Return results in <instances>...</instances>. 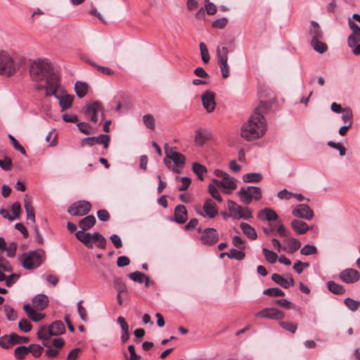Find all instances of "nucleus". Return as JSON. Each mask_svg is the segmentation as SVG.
I'll return each instance as SVG.
<instances>
[{
	"mask_svg": "<svg viewBox=\"0 0 360 360\" xmlns=\"http://www.w3.org/2000/svg\"><path fill=\"white\" fill-rule=\"evenodd\" d=\"M262 179L261 173H248L243 176V180L246 183H258Z\"/></svg>",
	"mask_w": 360,
	"mask_h": 360,
	"instance_id": "72a5a7b5",
	"label": "nucleus"
},
{
	"mask_svg": "<svg viewBox=\"0 0 360 360\" xmlns=\"http://www.w3.org/2000/svg\"><path fill=\"white\" fill-rule=\"evenodd\" d=\"M56 92L57 91H55L54 93H53V91H49L51 95H53L59 101V104L62 108V110L70 108L72 105L74 96L69 94L59 96Z\"/></svg>",
	"mask_w": 360,
	"mask_h": 360,
	"instance_id": "a211bd4d",
	"label": "nucleus"
},
{
	"mask_svg": "<svg viewBox=\"0 0 360 360\" xmlns=\"http://www.w3.org/2000/svg\"><path fill=\"white\" fill-rule=\"evenodd\" d=\"M16 69L11 56L5 51L0 52V75L11 77L15 72Z\"/></svg>",
	"mask_w": 360,
	"mask_h": 360,
	"instance_id": "0eeeda50",
	"label": "nucleus"
},
{
	"mask_svg": "<svg viewBox=\"0 0 360 360\" xmlns=\"http://www.w3.org/2000/svg\"><path fill=\"white\" fill-rule=\"evenodd\" d=\"M207 140L205 136L201 132L200 130H197L195 136V142L197 145L202 146Z\"/></svg>",
	"mask_w": 360,
	"mask_h": 360,
	"instance_id": "338daca9",
	"label": "nucleus"
},
{
	"mask_svg": "<svg viewBox=\"0 0 360 360\" xmlns=\"http://www.w3.org/2000/svg\"><path fill=\"white\" fill-rule=\"evenodd\" d=\"M321 40V39H311V45L316 51L320 53H323L327 51L328 46L325 43L322 42Z\"/></svg>",
	"mask_w": 360,
	"mask_h": 360,
	"instance_id": "e433bc0d",
	"label": "nucleus"
},
{
	"mask_svg": "<svg viewBox=\"0 0 360 360\" xmlns=\"http://www.w3.org/2000/svg\"><path fill=\"white\" fill-rule=\"evenodd\" d=\"M0 167L5 171H10L13 167V162L10 158L5 156L4 160L0 159Z\"/></svg>",
	"mask_w": 360,
	"mask_h": 360,
	"instance_id": "4d7b16f0",
	"label": "nucleus"
},
{
	"mask_svg": "<svg viewBox=\"0 0 360 360\" xmlns=\"http://www.w3.org/2000/svg\"><path fill=\"white\" fill-rule=\"evenodd\" d=\"M327 287L330 292L335 295H343L345 292V287L333 281H329L327 283Z\"/></svg>",
	"mask_w": 360,
	"mask_h": 360,
	"instance_id": "cd10ccee",
	"label": "nucleus"
},
{
	"mask_svg": "<svg viewBox=\"0 0 360 360\" xmlns=\"http://www.w3.org/2000/svg\"><path fill=\"white\" fill-rule=\"evenodd\" d=\"M200 50L202 57V60L204 63H207L210 60V56L206 44L203 42L200 43Z\"/></svg>",
	"mask_w": 360,
	"mask_h": 360,
	"instance_id": "8fccbe9b",
	"label": "nucleus"
},
{
	"mask_svg": "<svg viewBox=\"0 0 360 360\" xmlns=\"http://www.w3.org/2000/svg\"><path fill=\"white\" fill-rule=\"evenodd\" d=\"M208 191L213 198L219 202H222V198L221 197L220 193L215 186H213L212 184L209 185Z\"/></svg>",
	"mask_w": 360,
	"mask_h": 360,
	"instance_id": "052dcab7",
	"label": "nucleus"
},
{
	"mask_svg": "<svg viewBox=\"0 0 360 360\" xmlns=\"http://www.w3.org/2000/svg\"><path fill=\"white\" fill-rule=\"evenodd\" d=\"M29 353L28 346H19L14 349V356L18 360H22Z\"/></svg>",
	"mask_w": 360,
	"mask_h": 360,
	"instance_id": "c9c22d12",
	"label": "nucleus"
},
{
	"mask_svg": "<svg viewBox=\"0 0 360 360\" xmlns=\"http://www.w3.org/2000/svg\"><path fill=\"white\" fill-rule=\"evenodd\" d=\"M339 278L343 283L351 284L354 283L359 280L360 274L357 270L348 268L340 272Z\"/></svg>",
	"mask_w": 360,
	"mask_h": 360,
	"instance_id": "ddd939ff",
	"label": "nucleus"
},
{
	"mask_svg": "<svg viewBox=\"0 0 360 360\" xmlns=\"http://www.w3.org/2000/svg\"><path fill=\"white\" fill-rule=\"evenodd\" d=\"M271 279L273 281L280 285L283 288H288L290 287L288 280L283 278L281 275L278 274H273L271 275Z\"/></svg>",
	"mask_w": 360,
	"mask_h": 360,
	"instance_id": "4c0bfd02",
	"label": "nucleus"
},
{
	"mask_svg": "<svg viewBox=\"0 0 360 360\" xmlns=\"http://www.w3.org/2000/svg\"><path fill=\"white\" fill-rule=\"evenodd\" d=\"M202 210L203 212L205 213V216L208 217L210 219L214 218L218 213L216 204L210 199H207L205 201L204 205L202 206ZM197 214L198 215L205 217V214L200 210L197 211Z\"/></svg>",
	"mask_w": 360,
	"mask_h": 360,
	"instance_id": "dca6fc26",
	"label": "nucleus"
},
{
	"mask_svg": "<svg viewBox=\"0 0 360 360\" xmlns=\"http://www.w3.org/2000/svg\"><path fill=\"white\" fill-rule=\"evenodd\" d=\"M18 327L22 331L28 333L32 329V324L29 321L26 319H22L18 323Z\"/></svg>",
	"mask_w": 360,
	"mask_h": 360,
	"instance_id": "0e129e2a",
	"label": "nucleus"
},
{
	"mask_svg": "<svg viewBox=\"0 0 360 360\" xmlns=\"http://www.w3.org/2000/svg\"><path fill=\"white\" fill-rule=\"evenodd\" d=\"M310 24L309 34L311 36V39H322L323 34L319 23L312 20Z\"/></svg>",
	"mask_w": 360,
	"mask_h": 360,
	"instance_id": "b1692460",
	"label": "nucleus"
},
{
	"mask_svg": "<svg viewBox=\"0 0 360 360\" xmlns=\"http://www.w3.org/2000/svg\"><path fill=\"white\" fill-rule=\"evenodd\" d=\"M264 295L271 297H283L285 292L278 288H270L264 290Z\"/></svg>",
	"mask_w": 360,
	"mask_h": 360,
	"instance_id": "c03bdc74",
	"label": "nucleus"
},
{
	"mask_svg": "<svg viewBox=\"0 0 360 360\" xmlns=\"http://www.w3.org/2000/svg\"><path fill=\"white\" fill-rule=\"evenodd\" d=\"M271 108L270 102L261 101L256 108L254 114L250 117L241 128V136L248 141L259 139L262 136L266 127L264 122V114H266Z\"/></svg>",
	"mask_w": 360,
	"mask_h": 360,
	"instance_id": "f03ea898",
	"label": "nucleus"
},
{
	"mask_svg": "<svg viewBox=\"0 0 360 360\" xmlns=\"http://www.w3.org/2000/svg\"><path fill=\"white\" fill-rule=\"evenodd\" d=\"M227 206L231 217L234 219L248 220L252 217V211L248 207H243L233 200H229Z\"/></svg>",
	"mask_w": 360,
	"mask_h": 360,
	"instance_id": "1a4fd4ad",
	"label": "nucleus"
},
{
	"mask_svg": "<svg viewBox=\"0 0 360 360\" xmlns=\"http://www.w3.org/2000/svg\"><path fill=\"white\" fill-rule=\"evenodd\" d=\"M221 187L225 189L233 191L236 188L237 184L233 178H232L229 174H226L221 179Z\"/></svg>",
	"mask_w": 360,
	"mask_h": 360,
	"instance_id": "7c9ffc66",
	"label": "nucleus"
},
{
	"mask_svg": "<svg viewBox=\"0 0 360 360\" xmlns=\"http://www.w3.org/2000/svg\"><path fill=\"white\" fill-rule=\"evenodd\" d=\"M279 325L282 328H283L292 333H295L297 328V324L292 323V322L281 321L279 323Z\"/></svg>",
	"mask_w": 360,
	"mask_h": 360,
	"instance_id": "13d9d810",
	"label": "nucleus"
},
{
	"mask_svg": "<svg viewBox=\"0 0 360 360\" xmlns=\"http://www.w3.org/2000/svg\"><path fill=\"white\" fill-rule=\"evenodd\" d=\"M43 345L46 347L45 352L46 356L49 358H55L59 354V350L58 349L51 347V340H41Z\"/></svg>",
	"mask_w": 360,
	"mask_h": 360,
	"instance_id": "c85d7f7f",
	"label": "nucleus"
},
{
	"mask_svg": "<svg viewBox=\"0 0 360 360\" xmlns=\"http://www.w3.org/2000/svg\"><path fill=\"white\" fill-rule=\"evenodd\" d=\"M45 259V252L41 249L31 251L21 256V264L25 269H34L41 265Z\"/></svg>",
	"mask_w": 360,
	"mask_h": 360,
	"instance_id": "20e7f679",
	"label": "nucleus"
},
{
	"mask_svg": "<svg viewBox=\"0 0 360 360\" xmlns=\"http://www.w3.org/2000/svg\"><path fill=\"white\" fill-rule=\"evenodd\" d=\"M256 316L274 320H282L285 317V314L282 311L274 307L265 308L258 311Z\"/></svg>",
	"mask_w": 360,
	"mask_h": 360,
	"instance_id": "4468645a",
	"label": "nucleus"
},
{
	"mask_svg": "<svg viewBox=\"0 0 360 360\" xmlns=\"http://www.w3.org/2000/svg\"><path fill=\"white\" fill-rule=\"evenodd\" d=\"M91 209V204L89 201L79 200L68 207V212L72 216L82 217L87 214Z\"/></svg>",
	"mask_w": 360,
	"mask_h": 360,
	"instance_id": "9d476101",
	"label": "nucleus"
},
{
	"mask_svg": "<svg viewBox=\"0 0 360 360\" xmlns=\"http://www.w3.org/2000/svg\"><path fill=\"white\" fill-rule=\"evenodd\" d=\"M20 278V274L12 273L8 276L6 277V285L7 287H11L13 283H15Z\"/></svg>",
	"mask_w": 360,
	"mask_h": 360,
	"instance_id": "774afa93",
	"label": "nucleus"
},
{
	"mask_svg": "<svg viewBox=\"0 0 360 360\" xmlns=\"http://www.w3.org/2000/svg\"><path fill=\"white\" fill-rule=\"evenodd\" d=\"M101 112L103 116V108L101 103L94 101L87 105L85 114L90 117L91 121L96 123L98 122V114Z\"/></svg>",
	"mask_w": 360,
	"mask_h": 360,
	"instance_id": "f8f14e48",
	"label": "nucleus"
},
{
	"mask_svg": "<svg viewBox=\"0 0 360 360\" xmlns=\"http://www.w3.org/2000/svg\"><path fill=\"white\" fill-rule=\"evenodd\" d=\"M192 169L193 172L198 176V179L201 181L204 179V174L207 172V168L198 162H194L193 164Z\"/></svg>",
	"mask_w": 360,
	"mask_h": 360,
	"instance_id": "473e14b6",
	"label": "nucleus"
},
{
	"mask_svg": "<svg viewBox=\"0 0 360 360\" xmlns=\"http://www.w3.org/2000/svg\"><path fill=\"white\" fill-rule=\"evenodd\" d=\"M4 309L6 316L8 321H15L17 319V312L12 307L6 304L4 305Z\"/></svg>",
	"mask_w": 360,
	"mask_h": 360,
	"instance_id": "de8ad7c7",
	"label": "nucleus"
},
{
	"mask_svg": "<svg viewBox=\"0 0 360 360\" xmlns=\"http://www.w3.org/2000/svg\"><path fill=\"white\" fill-rule=\"evenodd\" d=\"M200 240L203 245H213L219 240V233L214 228H206L202 231Z\"/></svg>",
	"mask_w": 360,
	"mask_h": 360,
	"instance_id": "9b49d317",
	"label": "nucleus"
},
{
	"mask_svg": "<svg viewBox=\"0 0 360 360\" xmlns=\"http://www.w3.org/2000/svg\"><path fill=\"white\" fill-rule=\"evenodd\" d=\"M13 346L12 335H3L0 338V347L4 349H9Z\"/></svg>",
	"mask_w": 360,
	"mask_h": 360,
	"instance_id": "a19ab883",
	"label": "nucleus"
},
{
	"mask_svg": "<svg viewBox=\"0 0 360 360\" xmlns=\"http://www.w3.org/2000/svg\"><path fill=\"white\" fill-rule=\"evenodd\" d=\"M359 42H360V40L352 39V37H348L347 39L348 46L352 49V53L356 56L360 55V44H358Z\"/></svg>",
	"mask_w": 360,
	"mask_h": 360,
	"instance_id": "58836bf2",
	"label": "nucleus"
},
{
	"mask_svg": "<svg viewBox=\"0 0 360 360\" xmlns=\"http://www.w3.org/2000/svg\"><path fill=\"white\" fill-rule=\"evenodd\" d=\"M291 226L292 229L297 234H304L309 229V226L307 224L303 221L299 219H294L291 221Z\"/></svg>",
	"mask_w": 360,
	"mask_h": 360,
	"instance_id": "5701e85b",
	"label": "nucleus"
},
{
	"mask_svg": "<svg viewBox=\"0 0 360 360\" xmlns=\"http://www.w3.org/2000/svg\"><path fill=\"white\" fill-rule=\"evenodd\" d=\"M89 63L94 67L98 72L105 75H112L114 74V71L108 67H104L101 65H98L94 62L89 61Z\"/></svg>",
	"mask_w": 360,
	"mask_h": 360,
	"instance_id": "ea45409f",
	"label": "nucleus"
},
{
	"mask_svg": "<svg viewBox=\"0 0 360 360\" xmlns=\"http://www.w3.org/2000/svg\"><path fill=\"white\" fill-rule=\"evenodd\" d=\"M293 216L299 218H303L307 220H311L314 217V212L306 204H300L297 205L292 212Z\"/></svg>",
	"mask_w": 360,
	"mask_h": 360,
	"instance_id": "2eb2a0df",
	"label": "nucleus"
},
{
	"mask_svg": "<svg viewBox=\"0 0 360 360\" xmlns=\"http://www.w3.org/2000/svg\"><path fill=\"white\" fill-rule=\"evenodd\" d=\"M348 25L352 30V33L348 37H352V39L360 40V27L350 18L348 20Z\"/></svg>",
	"mask_w": 360,
	"mask_h": 360,
	"instance_id": "f704fd0d",
	"label": "nucleus"
},
{
	"mask_svg": "<svg viewBox=\"0 0 360 360\" xmlns=\"http://www.w3.org/2000/svg\"><path fill=\"white\" fill-rule=\"evenodd\" d=\"M237 194L240 197L241 201L247 205H249L252 202V199L259 200L262 197L260 188L252 186L247 188H241Z\"/></svg>",
	"mask_w": 360,
	"mask_h": 360,
	"instance_id": "423d86ee",
	"label": "nucleus"
},
{
	"mask_svg": "<svg viewBox=\"0 0 360 360\" xmlns=\"http://www.w3.org/2000/svg\"><path fill=\"white\" fill-rule=\"evenodd\" d=\"M23 309L25 311L27 316L32 321L37 322L41 321L44 317V314L36 312L33 307L30 304H27L23 306Z\"/></svg>",
	"mask_w": 360,
	"mask_h": 360,
	"instance_id": "393cba45",
	"label": "nucleus"
},
{
	"mask_svg": "<svg viewBox=\"0 0 360 360\" xmlns=\"http://www.w3.org/2000/svg\"><path fill=\"white\" fill-rule=\"evenodd\" d=\"M96 222L94 215H88L79 221V226L83 231H86L92 228Z\"/></svg>",
	"mask_w": 360,
	"mask_h": 360,
	"instance_id": "a878e982",
	"label": "nucleus"
},
{
	"mask_svg": "<svg viewBox=\"0 0 360 360\" xmlns=\"http://www.w3.org/2000/svg\"><path fill=\"white\" fill-rule=\"evenodd\" d=\"M65 331V326L63 321H55L48 328L46 326H41L37 335L39 340H51V336H58L64 333Z\"/></svg>",
	"mask_w": 360,
	"mask_h": 360,
	"instance_id": "39448f33",
	"label": "nucleus"
},
{
	"mask_svg": "<svg viewBox=\"0 0 360 360\" xmlns=\"http://www.w3.org/2000/svg\"><path fill=\"white\" fill-rule=\"evenodd\" d=\"M32 79L37 82L46 79V96H49V91L55 92L59 87V77L53 71V66L48 59H38L32 62L30 67Z\"/></svg>",
	"mask_w": 360,
	"mask_h": 360,
	"instance_id": "f257e3e1",
	"label": "nucleus"
},
{
	"mask_svg": "<svg viewBox=\"0 0 360 360\" xmlns=\"http://www.w3.org/2000/svg\"><path fill=\"white\" fill-rule=\"evenodd\" d=\"M110 141V136L107 134H101L96 137V143L103 145L104 148H107L108 147Z\"/></svg>",
	"mask_w": 360,
	"mask_h": 360,
	"instance_id": "603ef678",
	"label": "nucleus"
},
{
	"mask_svg": "<svg viewBox=\"0 0 360 360\" xmlns=\"http://www.w3.org/2000/svg\"><path fill=\"white\" fill-rule=\"evenodd\" d=\"M174 221L179 224H184L187 220V210L184 205H178L174 209Z\"/></svg>",
	"mask_w": 360,
	"mask_h": 360,
	"instance_id": "6ab92c4d",
	"label": "nucleus"
},
{
	"mask_svg": "<svg viewBox=\"0 0 360 360\" xmlns=\"http://www.w3.org/2000/svg\"><path fill=\"white\" fill-rule=\"evenodd\" d=\"M245 257V253L242 250L236 249H231L228 254V257L230 259H234L238 261L243 260Z\"/></svg>",
	"mask_w": 360,
	"mask_h": 360,
	"instance_id": "37998d69",
	"label": "nucleus"
},
{
	"mask_svg": "<svg viewBox=\"0 0 360 360\" xmlns=\"http://www.w3.org/2000/svg\"><path fill=\"white\" fill-rule=\"evenodd\" d=\"M202 102L207 112H212L214 110L216 105L214 100V94L211 91H206L202 96Z\"/></svg>",
	"mask_w": 360,
	"mask_h": 360,
	"instance_id": "f3484780",
	"label": "nucleus"
},
{
	"mask_svg": "<svg viewBox=\"0 0 360 360\" xmlns=\"http://www.w3.org/2000/svg\"><path fill=\"white\" fill-rule=\"evenodd\" d=\"M30 353L35 358H39L44 352V347L40 345L32 344L28 346Z\"/></svg>",
	"mask_w": 360,
	"mask_h": 360,
	"instance_id": "79ce46f5",
	"label": "nucleus"
},
{
	"mask_svg": "<svg viewBox=\"0 0 360 360\" xmlns=\"http://www.w3.org/2000/svg\"><path fill=\"white\" fill-rule=\"evenodd\" d=\"M240 226L243 233L246 235L250 239L255 240L257 238L255 229L250 224L245 222H241Z\"/></svg>",
	"mask_w": 360,
	"mask_h": 360,
	"instance_id": "c756f323",
	"label": "nucleus"
},
{
	"mask_svg": "<svg viewBox=\"0 0 360 360\" xmlns=\"http://www.w3.org/2000/svg\"><path fill=\"white\" fill-rule=\"evenodd\" d=\"M75 236L77 239L82 242L86 248L89 249L93 248V243L91 241L90 238L91 233H86L85 231L80 230L76 232Z\"/></svg>",
	"mask_w": 360,
	"mask_h": 360,
	"instance_id": "4be33fe9",
	"label": "nucleus"
},
{
	"mask_svg": "<svg viewBox=\"0 0 360 360\" xmlns=\"http://www.w3.org/2000/svg\"><path fill=\"white\" fill-rule=\"evenodd\" d=\"M114 288L117 290V292L122 293L127 291V286L122 279L115 278L113 281Z\"/></svg>",
	"mask_w": 360,
	"mask_h": 360,
	"instance_id": "5fc2aeb1",
	"label": "nucleus"
},
{
	"mask_svg": "<svg viewBox=\"0 0 360 360\" xmlns=\"http://www.w3.org/2000/svg\"><path fill=\"white\" fill-rule=\"evenodd\" d=\"M301 247V243L298 239L290 238L287 241V245L283 248V250L288 253H294Z\"/></svg>",
	"mask_w": 360,
	"mask_h": 360,
	"instance_id": "bb28decb",
	"label": "nucleus"
},
{
	"mask_svg": "<svg viewBox=\"0 0 360 360\" xmlns=\"http://www.w3.org/2000/svg\"><path fill=\"white\" fill-rule=\"evenodd\" d=\"M300 253L303 255H311L317 253V248L314 245H306L300 250Z\"/></svg>",
	"mask_w": 360,
	"mask_h": 360,
	"instance_id": "6e6d98bb",
	"label": "nucleus"
},
{
	"mask_svg": "<svg viewBox=\"0 0 360 360\" xmlns=\"http://www.w3.org/2000/svg\"><path fill=\"white\" fill-rule=\"evenodd\" d=\"M166 157L164 158L165 165L176 174L180 173L178 167H183L186 162L185 156L169 147L167 143L165 145Z\"/></svg>",
	"mask_w": 360,
	"mask_h": 360,
	"instance_id": "7ed1b4c3",
	"label": "nucleus"
},
{
	"mask_svg": "<svg viewBox=\"0 0 360 360\" xmlns=\"http://www.w3.org/2000/svg\"><path fill=\"white\" fill-rule=\"evenodd\" d=\"M344 304L349 309L352 311H356L360 307V302L354 300L350 297H347L344 300Z\"/></svg>",
	"mask_w": 360,
	"mask_h": 360,
	"instance_id": "a18cd8bd",
	"label": "nucleus"
},
{
	"mask_svg": "<svg viewBox=\"0 0 360 360\" xmlns=\"http://www.w3.org/2000/svg\"><path fill=\"white\" fill-rule=\"evenodd\" d=\"M229 50L226 46H217L216 49L217 63L221 70L223 78L226 79L229 76V65L228 64V56Z\"/></svg>",
	"mask_w": 360,
	"mask_h": 360,
	"instance_id": "6e6552de",
	"label": "nucleus"
},
{
	"mask_svg": "<svg viewBox=\"0 0 360 360\" xmlns=\"http://www.w3.org/2000/svg\"><path fill=\"white\" fill-rule=\"evenodd\" d=\"M257 217L261 220L271 221L278 219V214L272 209L266 207L258 212Z\"/></svg>",
	"mask_w": 360,
	"mask_h": 360,
	"instance_id": "aec40b11",
	"label": "nucleus"
},
{
	"mask_svg": "<svg viewBox=\"0 0 360 360\" xmlns=\"http://www.w3.org/2000/svg\"><path fill=\"white\" fill-rule=\"evenodd\" d=\"M352 111L349 108H347L343 109L342 110V120L345 124H347V125L352 124Z\"/></svg>",
	"mask_w": 360,
	"mask_h": 360,
	"instance_id": "09e8293b",
	"label": "nucleus"
},
{
	"mask_svg": "<svg viewBox=\"0 0 360 360\" xmlns=\"http://www.w3.org/2000/svg\"><path fill=\"white\" fill-rule=\"evenodd\" d=\"M129 277L135 282L143 283L146 278V275L140 271H134L129 274Z\"/></svg>",
	"mask_w": 360,
	"mask_h": 360,
	"instance_id": "864d4df0",
	"label": "nucleus"
},
{
	"mask_svg": "<svg viewBox=\"0 0 360 360\" xmlns=\"http://www.w3.org/2000/svg\"><path fill=\"white\" fill-rule=\"evenodd\" d=\"M0 269L4 272H11L13 271L10 262L2 256H0Z\"/></svg>",
	"mask_w": 360,
	"mask_h": 360,
	"instance_id": "bf43d9fd",
	"label": "nucleus"
},
{
	"mask_svg": "<svg viewBox=\"0 0 360 360\" xmlns=\"http://www.w3.org/2000/svg\"><path fill=\"white\" fill-rule=\"evenodd\" d=\"M11 335L13 345L22 343H27L30 341V338L28 337H21L15 333H12Z\"/></svg>",
	"mask_w": 360,
	"mask_h": 360,
	"instance_id": "e2e57ef3",
	"label": "nucleus"
},
{
	"mask_svg": "<svg viewBox=\"0 0 360 360\" xmlns=\"http://www.w3.org/2000/svg\"><path fill=\"white\" fill-rule=\"evenodd\" d=\"M262 252L266 260L269 263L274 264L278 259V255L276 252L269 250L267 248H263Z\"/></svg>",
	"mask_w": 360,
	"mask_h": 360,
	"instance_id": "49530a36",
	"label": "nucleus"
},
{
	"mask_svg": "<svg viewBox=\"0 0 360 360\" xmlns=\"http://www.w3.org/2000/svg\"><path fill=\"white\" fill-rule=\"evenodd\" d=\"M8 138L11 140V142L13 144L14 148L16 150L20 151L22 155H26L25 149L24 148V147L22 146H21L19 143V142L15 139V138L11 134L8 135Z\"/></svg>",
	"mask_w": 360,
	"mask_h": 360,
	"instance_id": "680f3d73",
	"label": "nucleus"
},
{
	"mask_svg": "<svg viewBox=\"0 0 360 360\" xmlns=\"http://www.w3.org/2000/svg\"><path fill=\"white\" fill-rule=\"evenodd\" d=\"M65 340L62 338H56L53 340H51V347L60 349L64 346Z\"/></svg>",
	"mask_w": 360,
	"mask_h": 360,
	"instance_id": "69168bd1",
	"label": "nucleus"
},
{
	"mask_svg": "<svg viewBox=\"0 0 360 360\" xmlns=\"http://www.w3.org/2000/svg\"><path fill=\"white\" fill-rule=\"evenodd\" d=\"M32 303L34 308L43 310L49 304V298L44 294H39L32 299Z\"/></svg>",
	"mask_w": 360,
	"mask_h": 360,
	"instance_id": "412c9836",
	"label": "nucleus"
},
{
	"mask_svg": "<svg viewBox=\"0 0 360 360\" xmlns=\"http://www.w3.org/2000/svg\"><path fill=\"white\" fill-rule=\"evenodd\" d=\"M143 121L146 127L150 129H155V118L150 114L145 115L143 117Z\"/></svg>",
	"mask_w": 360,
	"mask_h": 360,
	"instance_id": "3c124183",
	"label": "nucleus"
},
{
	"mask_svg": "<svg viewBox=\"0 0 360 360\" xmlns=\"http://www.w3.org/2000/svg\"><path fill=\"white\" fill-rule=\"evenodd\" d=\"M75 90L79 98H83L88 91V84L85 82L78 81L75 84Z\"/></svg>",
	"mask_w": 360,
	"mask_h": 360,
	"instance_id": "2f4dec72",
	"label": "nucleus"
}]
</instances>
